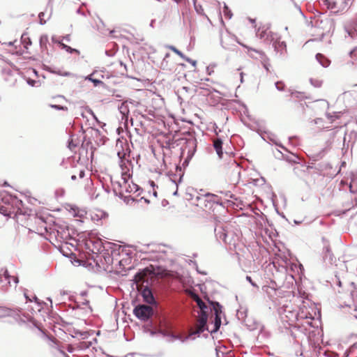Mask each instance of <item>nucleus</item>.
I'll return each instance as SVG.
<instances>
[{
    "label": "nucleus",
    "instance_id": "1",
    "mask_svg": "<svg viewBox=\"0 0 357 357\" xmlns=\"http://www.w3.org/2000/svg\"><path fill=\"white\" fill-rule=\"evenodd\" d=\"M215 235L218 241H222L226 245H229L231 250L234 249L237 255L241 247L240 243L241 232L237 229H234L230 225H217L214 229Z\"/></svg>",
    "mask_w": 357,
    "mask_h": 357
},
{
    "label": "nucleus",
    "instance_id": "2",
    "mask_svg": "<svg viewBox=\"0 0 357 357\" xmlns=\"http://www.w3.org/2000/svg\"><path fill=\"white\" fill-rule=\"evenodd\" d=\"M181 139L185 140V144L181 148L180 158L185 157L182 166L185 168L196 152L197 142L195 137L191 134H189L188 137H183Z\"/></svg>",
    "mask_w": 357,
    "mask_h": 357
},
{
    "label": "nucleus",
    "instance_id": "3",
    "mask_svg": "<svg viewBox=\"0 0 357 357\" xmlns=\"http://www.w3.org/2000/svg\"><path fill=\"white\" fill-rule=\"evenodd\" d=\"M130 150L129 149L122 151H118L117 156L119 159V167L121 169V178L123 183H126L132 174L130 173L129 166H132L131 160L129 159Z\"/></svg>",
    "mask_w": 357,
    "mask_h": 357
},
{
    "label": "nucleus",
    "instance_id": "4",
    "mask_svg": "<svg viewBox=\"0 0 357 357\" xmlns=\"http://www.w3.org/2000/svg\"><path fill=\"white\" fill-rule=\"evenodd\" d=\"M154 306L146 305L144 304H139L135 307L133 314L135 316L141 321H149L150 326H153V321L151 320L153 316L155 311Z\"/></svg>",
    "mask_w": 357,
    "mask_h": 357
},
{
    "label": "nucleus",
    "instance_id": "5",
    "mask_svg": "<svg viewBox=\"0 0 357 357\" xmlns=\"http://www.w3.org/2000/svg\"><path fill=\"white\" fill-rule=\"evenodd\" d=\"M107 241H102L100 239H89L85 243L86 248L93 255H96L94 261L97 264L100 263V254L106 251L105 243Z\"/></svg>",
    "mask_w": 357,
    "mask_h": 357
},
{
    "label": "nucleus",
    "instance_id": "6",
    "mask_svg": "<svg viewBox=\"0 0 357 357\" xmlns=\"http://www.w3.org/2000/svg\"><path fill=\"white\" fill-rule=\"evenodd\" d=\"M335 22L332 18L325 17L324 18H318L315 21V26L321 30V38L328 34H333L335 30Z\"/></svg>",
    "mask_w": 357,
    "mask_h": 357
},
{
    "label": "nucleus",
    "instance_id": "7",
    "mask_svg": "<svg viewBox=\"0 0 357 357\" xmlns=\"http://www.w3.org/2000/svg\"><path fill=\"white\" fill-rule=\"evenodd\" d=\"M2 201L6 204L11 205L13 208L12 213H15V215L26 214V212L23 209L24 204L22 201L18 199L16 196L7 195L2 198ZM10 212L11 213V211Z\"/></svg>",
    "mask_w": 357,
    "mask_h": 357
},
{
    "label": "nucleus",
    "instance_id": "8",
    "mask_svg": "<svg viewBox=\"0 0 357 357\" xmlns=\"http://www.w3.org/2000/svg\"><path fill=\"white\" fill-rule=\"evenodd\" d=\"M270 38V43H272L273 47L276 53L280 54L281 57H284L287 54V45L284 41H281L277 33H271L268 35L267 38Z\"/></svg>",
    "mask_w": 357,
    "mask_h": 357
},
{
    "label": "nucleus",
    "instance_id": "9",
    "mask_svg": "<svg viewBox=\"0 0 357 357\" xmlns=\"http://www.w3.org/2000/svg\"><path fill=\"white\" fill-rule=\"evenodd\" d=\"M106 251H109L112 256L113 261L118 260V257L121 253H125L126 255H130V252L126 250V247H122L120 245L112 242H106L105 243Z\"/></svg>",
    "mask_w": 357,
    "mask_h": 357
},
{
    "label": "nucleus",
    "instance_id": "10",
    "mask_svg": "<svg viewBox=\"0 0 357 357\" xmlns=\"http://www.w3.org/2000/svg\"><path fill=\"white\" fill-rule=\"evenodd\" d=\"M208 316L205 314L202 313V314H200V317H199L198 322H197V328L195 331L192 332L190 334V336L196 335L197 336H199L201 333L204 332L205 331H208Z\"/></svg>",
    "mask_w": 357,
    "mask_h": 357
},
{
    "label": "nucleus",
    "instance_id": "11",
    "mask_svg": "<svg viewBox=\"0 0 357 357\" xmlns=\"http://www.w3.org/2000/svg\"><path fill=\"white\" fill-rule=\"evenodd\" d=\"M141 295L143 298V301L145 303L150 305L157 307L158 303L153 295V291L150 287L148 286L144 287L142 290Z\"/></svg>",
    "mask_w": 357,
    "mask_h": 357
},
{
    "label": "nucleus",
    "instance_id": "12",
    "mask_svg": "<svg viewBox=\"0 0 357 357\" xmlns=\"http://www.w3.org/2000/svg\"><path fill=\"white\" fill-rule=\"evenodd\" d=\"M11 276L8 273V271L6 268H2L0 270V284L1 289L3 291H6L10 284Z\"/></svg>",
    "mask_w": 357,
    "mask_h": 357
},
{
    "label": "nucleus",
    "instance_id": "13",
    "mask_svg": "<svg viewBox=\"0 0 357 357\" xmlns=\"http://www.w3.org/2000/svg\"><path fill=\"white\" fill-rule=\"evenodd\" d=\"M282 319L288 322L290 327L294 326V328H298L295 326V323L298 320V313L296 311L284 310V314L282 315Z\"/></svg>",
    "mask_w": 357,
    "mask_h": 357
},
{
    "label": "nucleus",
    "instance_id": "14",
    "mask_svg": "<svg viewBox=\"0 0 357 357\" xmlns=\"http://www.w3.org/2000/svg\"><path fill=\"white\" fill-rule=\"evenodd\" d=\"M205 197H207L208 201L213 202V204H216L220 206H225L226 204H234V202L229 199H223L221 197H218V195L212 193H206Z\"/></svg>",
    "mask_w": 357,
    "mask_h": 357
},
{
    "label": "nucleus",
    "instance_id": "15",
    "mask_svg": "<svg viewBox=\"0 0 357 357\" xmlns=\"http://www.w3.org/2000/svg\"><path fill=\"white\" fill-rule=\"evenodd\" d=\"M208 302L211 306L210 310L214 312V318H221L222 313V306L218 301H213L208 300Z\"/></svg>",
    "mask_w": 357,
    "mask_h": 357
},
{
    "label": "nucleus",
    "instance_id": "16",
    "mask_svg": "<svg viewBox=\"0 0 357 357\" xmlns=\"http://www.w3.org/2000/svg\"><path fill=\"white\" fill-rule=\"evenodd\" d=\"M261 137L264 140L273 142L276 146L283 149L285 151H287V149L283 145H282L280 143H279L277 141V137L273 133L268 132H264L263 135H261Z\"/></svg>",
    "mask_w": 357,
    "mask_h": 357
},
{
    "label": "nucleus",
    "instance_id": "17",
    "mask_svg": "<svg viewBox=\"0 0 357 357\" xmlns=\"http://www.w3.org/2000/svg\"><path fill=\"white\" fill-rule=\"evenodd\" d=\"M323 259L325 261L332 264L333 261L334 256L331 252V248L328 245H324L323 249Z\"/></svg>",
    "mask_w": 357,
    "mask_h": 357
},
{
    "label": "nucleus",
    "instance_id": "18",
    "mask_svg": "<svg viewBox=\"0 0 357 357\" xmlns=\"http://www.w3.org/2000/svg\"><path fill=\"white\" fill-rule=\"evenodd\" d=\"M195 301L198 307L199 308V317L202 313H205L208 316V307L205 302H204L198 296H196Z\"/></svg>",
    "mask_w": 357,
    "mask_h": 357
},
{
    "label": "nucleus",
    "instance_id": "19",
    "mask_svg": "<svg viewBox=\"0 0 357 357\" xmlns=\"http://www.w3.org/2000/svg\"><path fill=\"white\" fill-rule=\"evenodd\" d=\"M101 255V257L103 259V261L101 259V262L103 264L107 265V268H108L109 266L112 265L114 262L112 256L111 255V253L109 251H102V253L100 254Z\"/></svg>",
    "mask_w": 357,
    "mask_h": 357
},
{
    "label": "nucleus",
    "instance_id": "20",
    "mask_svg": "<svg viewBox=\"0 0 357 357\" xmlns=\"http://www.w3.org/2000/svg\"><path fill=\"white\" fill-rule=\"evenodd\" d=\"M268 29L269 27H266L265 29H262L261 31V29L259 28L256 32L257 36L261 39H264L265 42H266L267 43H270V38H267L268 35L273 33L271 31H268Z\"/></svg>",
    "mask_w": 357,
    "mask_h": 357
},
{
    "label": "nucleus",
    "instance_id": "21",
    "mask_svg": "<svg viewBox=\"0 0 357 357\" xmlns=\"http://www.w3.org/2000/svg\"><path fill=\"white\" fill-rule=\"evenodd\" d=\"M354 0H341L339 2V9L336 10V13H343L347 11L352 4Z\"/></svg>",
    "mask_w": 357,
    "mask_h": 357
},
{
    "label": "nucleus",
    "instance_id": "22",
    "mask_svg": "<svg viewBox=\"0 0 357 357\" xmlns=\"http://www.w3.org/2000/svg\"><path fill=\"white\" fill-rule=\"evenodd\" d=\"M127 102L128 100L122 102L121 105L119 106V110L122 115V119H127L128 117L130 111Z\"/></svg>",
    "mask_w": 357,
    "mask_h": 357
},
{
    "label": "nucleus",
    "instance_id": "23",
    "mask_svg": "<svg viewBox=\"0 0 357 357\" xmlns=\"http://www.w3.org/2000/svg\"><path fill=\"white\" fill-rule=\"evenodd\" d=\"M58 238L62 240H67L70 237V233L68 231V227H59L57 231Z\"/></svg>",
    "mask_w": 357,
    "mask_h": 357
},
{
    "label": "nucleus",
    "instance_id": "24",
    "mask_svg": "<svg viewBox=\"0 0 357 357\" xmlns=\"http://www.w3.org/2000/svg\"><path fill=\"white\" fill-rule=\"evenodd\" d=\"M317 61L324 68H326L330 64V61L324 54L317 53L315 56Z\"/></svg>",
    "mask_w": 357,
    "mask_h": 357
},
{
    "label": "nucleus",
    "instance_id": "25",
    "mask_svg": "<svg viewBox=\"0 0 357 357\" xmlns=\"http://www.w3.org/2000/svg\"><path fill=\"white\" fill-rule=\"evenodd\" d=\"M213 147L220 158L222 157L223 151H222V141L220 139H216L213 142Z\"/></svg>",
    "mask_w": 357,
    "mask_h": 357
},
{
    "label": "nucleus",
    "instance_id": "26",
    "mask_svg": "<svg viewBox=\"0 0 357 357\" xmlns=\"http://www.w3.org/2000/svg\"><path fill=\"white\" fill-rule=\"evenodd\" d=\"M289 96L291 98H296L298 100H303L307 98L303 92L297 91L292 89H289Z\"/></svg>",
    "mask_w": 357,
    "mask_h": 357
},
{
    "label": "nucleus",
    "instance_id": "27",
    "mask_svg": "<svg viewBox=\"0 0 357 357\" xmlns=\"http://www.w3.org/2000/svg\"><path fill=\"white\" fill-rule=\"evenodd\" d=\"M176 169L178 176V180H176L175 178H171V180L176 184V186H178V183H181L182 181L183 176L184 175V172L182 169V167L180 166H177Z\"/></svg>",
    "mask_w": 357,
    "mask_h": 357
},
{
    "label": "nucleus",
    "instance_id": "28",
    "mask_svg": "<svg viewBox=\"0 0 357 357\" xmlns=\"http://www.w3.org/2000/svg\"><path fill=\"white\" fill-rule=\"evenodd\" d=\"M13 313L12 309L0 306V318L13 316Z\"/></svg>",
    "mask_w": 357,
    "mask_h": 357
},
{
    "label": "nucleus",
    "instance_id": "29",
    "mask_svg": "<svg viewBox=\"0 0 357 357\" xmlns=\"http://www.w3.org/2000/svg\"><path fill=\"white\" fill-rule=\"evenodd\" d=\"M212 323L213 324V328L210 331L211 334L215 333L219 331L222 323L221 318H214Z\"/></svg>",
    "mask_w": 357,
    "mask_h": 357
},
{
    "label": "nucleus",
    "instance_id": "30",
    "mask_svg": "<svg viewBox=\"0 0 357 357\" xmlns=\"http://www.w3.org/2000/svg\"><path fill=\"white\" fill-rule=\"evenodd\" d=\"M344 29L345 31L347 33L348 36H350L351 38H357V32H356V29H353L350 24L349 26H346L344 27Z\"/></svg>",
    "mask_w": 357,
    "mask_h": 357
},
{
    "label": "nucleus",
    "instance_id": "31",
    "mask_svg": "<svg viewBox=\"0 0 357 357\" xmlns=\"http://www.w3.org/2000/svg\"><path fill=\"white\" fill-rule=\"evenodd\" d=\"M59 45L61 46V47L63 50H65L66 52H69V53H75L77 54H80V52L79 50H77V49H75V48H73L63 43H59Z\"/></svg>",
    "mask_w": 357,
    "mask_h": 357
},
{
    "label": "nucleus",
    "instance_id": "32",
    "mask_svg": "<svg viewBox=\"0 0 357 357\" xmlns=\"http://www.w3.org/2000/svg\"><path fill=\"white\" fill-rule=\"evenodd\" d=\"M112 190L115 196L119 197L120 199H123V192L121 190V188H117L115 184L114 183V181L112 180Z\"/></svg>",
    "mask_w": 357,
    "mask_h": 357
},
{
    "label": "nucleus",
    "instance_id": "33",
    "mask_svg": "<svg viewBox=\"0 0 357 357\" xmlns=\"http://www.w3.org/2000/svg\"><path fill=\"white\" fill-rule=\"evenodd\" d=\"M323 1L328 9H336V8L339 9V2L338 1L331 2L329 0H323Z\"/></svg>",
    "mask_w": 357,
    "mask_h": 357
},
{
    "label": "nucleus",
    "instance_id": "34",
    "mask_svg": "<svg viewBox=\"0 0 357 357\" xmlns=\"http://www.w3.org/2000/svg\"><path fill=\"white\" fill-rule=\"evenodd\" d=\"M40 48L43 51L47 49V44L48 43V36L47 35H43L40 37L39 40Z\"/></svg>",
    "mask_w": 357,
    "mask_h": 357
},
{
    "label": "nucleus",
    "instance_id": "35",
    "mask_svg": "<svg viewBox=\"0 0 357 357\" xmlns=\"http://www.w3.org/2000/svg\"><path fill=\"white\" fill-rule=\"evenodd\" d=\"M284 160L291 163H297L298 162L299 158L295 154H291L290 155H286Z\"/></svg>",
    "mask_w": 357,
    "mask_h": 357
},
{
    "label": "nucleus",
    "instance_id": "36",
    "mask_svg": "<svg viewBox=\"0 0 357 357\" xmlns=\"http://www.w3.org/2000/svg\"><path fill=\"white\" fill-rule=\"evenodd\" d=\"M294 347L295 349V354L291 355L293 357H298L303 355V351L301 349V346L298 343H296L294 344Z\"/></svg>",
    "mask_w": 357,
    "mask_h": 357
},
{
    "label": "nucleus",
    "instance_id": "37",
    "mask_svg": "<svg viewBox=\"0 0 357 357\" xmlns=\"http://www.w3.org/2000/svg\"><path fill=\"white\" fill-rule=\"evenodd\" d=\"M220 193L222 194V195H224V197H225L224 199H227L226 198H230V199H234V200H237V198H236V195H234L229 190L220 191Z\"/></svg>",
    "mask_w": 357,
    "mask_h": 357
},
{
    "label": "nucleus",
    "instance_id": "38",
    "mask_svg": "<svg viewBox=\"0 0 357 357\" xmlns=\"http://www.w3.org/2000/svg\"><path fill=\"white\" fill-rule=\"evenodd\" d=\"M23 78L26 80V83L31 86H39L40 81L34 80L31 79L30 77H26L25 75H23Z\"/></svg>",
    "mask_w": 357,
    "mask_h": 357
},
{
    "label": "nucleus",
    "instance_id": "39",
    "mask_svg": "<svg viewBox=\"0 0 357 357\" xmlns=\"http://www.w3.org/2000/svg\"><path fill=\"white\" fill-rule=\"evenodd\" d=\"M169 53H167L161 62L160 68L163 70H171L170 68L168 66V61L167 59L169 56Z\"/></svg>",
    "mask_w": 357,
    "mask_h": 357
},
{
    "label": "nucleus",
    "instance_id": "40",
    "mask_svg": "<svg viewBox=\"0 0 357 357\" xmlns=\"http://www.w3.org/2000/svg\"><path fill=\"white\" fill-rule=\"evenodd\" d=\"M21 40L26 49H27L28 47L31 45V39L29 37L26 36V35L24 34L22 36Z\"/></svg>",
    "mask_w": 357,
    "mask_h": 357
},
{
    "label": "nucleus",
    "instance_id": "41",
    "mask_svg": "<svg viewBox=\"0 0 357 357\" xmlns=\"http://www.w3.org/2000/svg\"><path fill=\"white\" fill-rule=\"evenodd\" d=\"M140 187L139 185H137V184L135 183H132V185H129L128 188H126V192H137V191H139L140 190Z\"/></svg>",
    "mask_w": 357,
    "mask_h": 357
},
{
    "label": "nucleus",
    "instance_id": "42",
    "mask_svg": "<svg viewBox=\"0 0 357 357\" xmlns=\"http://www.w3.org/2000/svg\"><path fill=\"white\" fill-rule=\"evenodd\" d=\"M47 70H48L49 72H50L53 74L59 75L64 76V77H68L71 75V73L69 72H64V73H61L60 71H56V70H52L50 67H47Z\"/></svg>",
    "mask_w": 357,
    "mask_h": 357
},
{
    "label": "nucleus",
    "instance_id": "43",
    "mask_svg": "<svg viewBox=\"0 0 357 357\" xmlns=\"http://www.w3.org/2000/svg\"><path fill=\"white\" fill-rule=\"evenodd\" d=\"M223 13H224V15L226 17H227L228 19H231V17H232V13L231 11V10L229 8V7L227 6V5L224 3V7H223Z\"/></svg>",
    "mask_w": 357,
    "mask_h": 357
},
{
    "label": "nucleus",
    "instance_id": "44",
    "mask_svg": "<svg viewBox=\"0 0 357 357\" xmlns=\"http://www.w3.org/2000/svg\"><path fill=\"white\" fill-rule=\"evenodd\" d=\"M195 11L199 15H204V9L201 5L197 4V0H192Z\"/></svg>",
    "mask_w": 357,
    "mask_h": 357
},
{
    "label": "nucleus",
    "instance_id": "45",
    "mask_svg": "<svg viewBox=\"0 0 357 357\" xmlns=\"http://www.w3.org/2000/svg\"><path fill=\"white\" fill-rule=\"evenodd\" d=\"M86 79H88V80L91 81V82H93L95 86H97L100 84H102V82L100 81V79L92 78V75L87 76L86 77Z\"/></svg>",
    "mask_w": 357,
    "mask_h": 357
},
{
    "label": "nucleus",
    "instance_id": "46",
    "mask_svg": "<svg viewBox=\"0 0 357 357\" xmlns=\"http://www.w3.org/2000/svg\"><path fill=\"white\" fill-rule=\"evenodd\" d=\"M275 88L279 91H283L285 89V84L282 81H278L275 83Z\"/></svg>",
    "mask_w": 357,
    "mask_h": 357
},
{
    "label": "nucleus",
    "instance_id": "47",
    "mask_svg": "<svg viewBox=\"0 0 357 357\" xmlns=\"http://www.w3.org/2000/svg\"><path fill=\"white\" fill-rule=\"evenodd\" d=\"M310 82L312 85H313L314 87H317V88L320 87L322 84V82L319 79H315L311 78L310 79Z\"/></svg>",
    "mask_w": 357,
    "mask_h": 357
},
{
    "label": "nucleus",
    "instance_id": "48",
    "mask_svg": "<svg viewBox=\"0 0 357 357\" xmlns=\"http://www.w3.org/2000/svg\"><path fill=\"white\" fill-rule=\"evenodd\" d=\"M170 50H172L174 53H176V54H178V56H180L182 59L185 58V56L179 50H178L177 48H176L174 46H170L169 47Z\"/></svg>",
    "mask_w": 357,
    "mask_h": 357
},
{
    "label": "nucleus",
    "instance_id": "49",
    "mask_svg": "<svg viewBox=\"0 0 357 357\" xmlns=\"http://www.w3.org/2000/svg\"><path fill=\"white\" fill-rule=\"evenodd\" d=\"M45 13L43 12H40L38 14V18H39V23L41 25H43L46 23L47 20L44 19Z\"/></svg>",
    "mask_w": 357,
    "mask_h": 357
},
{
    "label": "nucleus",
    "instance_id": "50",
    "mask_svg": "<svg viewBox=\"0 0 357 357\" xmlns=\"http://www.w3.org/2000/svg\"><path fill=\"white\" fill-rule=\"evenodd\" d=\"M52 108L56 109L57 110H67V107L65 106L59 105H50Z\"/></svg>",
    "mask_w": 357,
    "mask_h": 357
},
{
    "label": "nucleus",
    "instance_id": "51",
    "mask_svg": "<svg viewBox=\"0 0 357 357\" xmlns=\"http://www.w3.org/2000/svg\"><path fill=\"white\" fill-rule=\"evenodd\" d=\"M275 157L278 159H284L286 155L282 153L280 150L277 149V153H274Z\"/></svg>",
    "mask_w": 357,
    "mask_h": 357
},
{
    "label": "nucleus",
    "instance_id": "52",
    "mask_svg": "<svg viewBox=\"0 0 357 357\" xmlns=\"http://www.w3.org/2000/svg\"><path fill=\"white\" fill-rule=\"evenodd\" d=\"M246 280L248 282H249L250 283V284L254 287H256V288H259L258 285L256 284L255 282H254L252 279V278L249 275H247L246 278H245Z\"/></svg>",
    "mask_w": 357,
    "mask_h": 357
},
{
    "label": "nucleus",
    "instance_id": "53",
    "mask_svg": "<svg viewBox=\"0 0 357 357\" xmlns=\"http://www.w3.org/2000/svg\"><path fill=\"white\" fill-rule=\"evenodd\" d=\"M336 134H337V131H333L332 132L330 133V136H329L330 139L326 142V143L328 145H331L332 144V142L331 140L333 139L335 137Z\"/></svg>",
    "mask_w": 357,
    "mask_h": 357
},
{
    "label": "nucleus",
    "instance_id": "54",
    "mask_svg": "<svg viewBox=\"0 0 357 357\" xmlns=\"http://www.w3.org/2000/svg\"><path fill=\"white\" fill-rule=\"evenodd\" d=\"M126 204H129L130 201L134 202L135 199L131 197L130 196H125L123 195V197L122 199Z\"/></svg>",
    "mask_w": 357,
    "mask_h": 357
},
{
    "label": "nucleus",
    "instance_id": "55",
    "mask_svg": "<svg viewBox=\"0 0 357 357\" xmlns=\"http://www.w3.org/2000/svg\"><path fill=\"white\" fill-rule=\"evenodd\" d=\"M183 59H184L187 62L191 63L193 66H196L197 61L195 60H192L190 58L187 57L186 56H185V58H183Z\"/></svg>",
    "mask_w": 357,
    "mask_h": 357
},
{
    "label": "nucleus",
    "instance_id": "56",
    "mask_svg": "<svg viewBox=\"0 0 357 357\" xmlns=\"http://www.w3.org/2000/svg\"><path fill=\"white\" fill-rule=\"evenodd\" d=\"M357 52V46L356 47H354L352 50L350 51L349 52V55L351 57H354V56H356L357 58V54H356V52Z\"/></svg>",
    "mask_w": 357,
    "mask_h": 357
},
{
    "label": "nucleus",
    "instance_id": "57",
    "mask_svg": "<svg viewBox=\"0 0 357 357\" xmlns=\"http://www.w3.org/2000/svg\"><path fill=\"white\" fill-rule=\"evenodd\" d=\"M2 73L3 75H11L12 70L10 68H3L2 69Z\"/></svg>",
    "mask_w": 357,
    "mask_h": 357
},
{
    "label": "nucleus",
    "instance_id": "58",
    "mask_svg": "<svg viewBox=\"0 0 357 357\" xmlns=\"http://www.w3.org/2000/svg\"><path fill=\"white\" fill-rule=\"evenodd\" d=\"M350 25L352 26L353 29H356V32H357V18L354 20Z\"/></svg>",
    "mask_w": 357,
    "mask_h": 357
},
{
    "label": "nucleus",
    "instance_id": "59",
    "mask_svg": "<svg viewBox=\"0 0 357 357\" xmlns=\"http://www.w3.org/2000/svg\"><path fill=\"white\" fill-rule=\"evenodd\" d=\"M263 64V66L264 68H265V70L267 71V72H269V67L271 66L270 63H268V62L266 61H264L262 63Z\"/></svg>",
    "mask_w": 357,
    "mask_h": 357
},
{
    "label": "nucleus",
    "instance_id": "60",
    "mask_svg": "<svg viewBox=\"0 0 357 357\" xmlns=\"http://www.w3.org/2000/svg\"><path fill=\"white\" fill-rule=\"evenodd\" d=\"M326 116H327V118H328V119H330V120L331 121V122H333L335 118H337V115H336V116H333L331 114H330V113H327V114H326Z\"/></svg>",
    "mask_w": 357,
    "mask_h": 357
},
{
    "label": "nucleus",
    "instance_id": "61",
    "mask_svg": "<svg viewBox=\"0 0 357 357\" xmlns=\"http://www.w3.org/2000/svg\"><path fill=\"white\" fill-rule=\"evenodd\" d=\"M313 121L314 124H319L323 122V119L321 118H317Z\"/></svg>",
    "mask_w": 357,
    "mask_h": 357
},
{
    "label": "nucleus",
    "instance_id": "62",
    "mask_svg": "<svg viewBox=\"0 0 357 357\" xmlns=\"http://www.w3.org/2000/svg\"><path fill=\"white\" fill-rule=\"evenodd\" d=\"M85 176V171L84 169H82L79 171V176L80 178H84Z\"/></svg>",
    "mask_w": 357,
    "mask_h": 357
},
{
    "label": "nucleus",
    "instance_id": "63",
    "mask_svg": "<svg viewBox=\"0 0 357 357\" xmlns=\"http://www.w3.org/2000/svg\"><path fill=\"white\" fill-rule=\"evenodd\" d=\"M13 282L14 284H15V286L18 284L19 282V278L17 276H13Z\"/></svg>",
    "mask_w": 357,
    "mask_h": 357
},
{
    "label": "nucleus",
    "instance_id": "64",
    "mask_svg": "<svg viewBox=\"0 0 357 357\" xmlns=\"http://www.w3.org/2000/svg\"><path fill=\"white\" fill-rule=\"evenodd\" d=\"M75 147H76V144H73V142H68V148L72 150Z\"/></svg>",
    "mask_w": 357,
    "mask_h": 357
}]
</instances>
